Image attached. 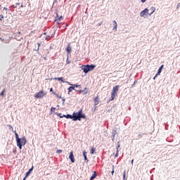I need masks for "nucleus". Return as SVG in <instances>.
Wrapping results in <instances>:
<instances>
[{"mask_svg":"<svg viewBox=\"0 0 180 180\" xmlns=\"http://www.w3.org/2000/svg\"><path fill=\"white\" fill-rule=\"evenodd\" d=\"M15 136V140L17 141V146L19 147L20 150H22V146H25L27 141L26 140V137L19 138V134L16 131H14Z\"/></svg>","mask_w":180,"mask_h":180,"instance_id":"1","label":"nucleus"},{"mask_svg":"<svg viewBox=\"0 0 180 180\" xmlns=\"http://www.w3.org/2000/svg\"><path fill=\"white\" fill-rule=\"evenodd\" d=\"M81 119H86V117L85 115L82 113V110H80L78 111V112H74L73 113V120H81Z\"/></svg>","mask_w":180,"mask_h":180,"instance_id":"2","label":"nucleus"},{"mask_svg":"<svg viewBox=\"0 0 180 180\" xmlns=\"http://www.w3.org/2000/svg\"><path fill=\"white\" fill-rule=\"evenodd\" d=\"M119 85H116L112 88V92H111V98L110 101H114L115 98L117 96V91H119Z\"/></svg>","mask_w":180,"mask_h":180,"instance_id":"3","label":"nucleus"},{"mask_svg":"<svg viewBox=\"0 0 180 180\" xmlns=\"http://www.w3.org/2000/svg\"><path fill=\"white\" fill-rule=\"evenodd\" d=\"M119 85H116L112 88V92H111V98L110 101H114L115 98L117 96V91H119Z\"/></svg>","mask_w":180,"mask_h":180,"instance_id":"4","label":"nucleus"},{"mask_svg":"<svg viewBox=\"0 0 180 180\" xmlns=\"http://www.w3.org/2000/svg\"><path fill=\"white\" fill-rule=\"evenodd\" d=\"M44 96H46V93L43 92V91H39L34 95V98H37V99H39V98H44Z\"/></svg>","mask_w":180,"mask_h":180,"instance_id":"5","label":"nucleus"},{"mask_svg":"<svg viewBox=\"0 0 180 180\" xmlns=\"http://www.w3.org/2000/svg\"><path fill=\"white\" fill-rule=\"evenodd\" d=\"M148 15H150V13L148 12V8H145L140 13V16H141L142 18H144V16H148Z\"/></svg>","mask_w":180,"mask_h":180,"instance_id":"6","label":"nucleus"},{"mask_svg":"<svg viewBox=\"0 0 180 180\" xmlns=\"http://www.w3.org/2000/svg\"><path fill=\"white\" fill-rule=\"evenodd\" d=\"M69 160H70L71 162L74 163L75 162V159L74 157V152L71 151L69 155Z\"/></svg>","mask_w":180,"mask_h":180,"instance_id":"7","label":"nucleus"},{"mask_svg":"<svg viewBox=\"0 0 180 180\" xmlns=\"http://www.w3.org/2000/svg\"><path fill=\"white\" fill-rule=\"evenodd\" d=\"M82 70L84 71V72H85V74L89 72V68H88V65L82 66Z\"/></svg>","mask_w":180,"mask_h":180,"instance_id":"8","label":"nucleus"},{"mask_svg":"<svg viewBox=\"0 0 180 180\" xmlns=\"http://www.w3.org/2000/svg\"><path fill=\"white\" fill-rule=\"evenodd\" d=\"M31 171H33V167L31 169H30L29 171L25 174V176L24 177L23 180H25L26 178H27V176L30 175Z\"/></svg>","mask_w":180,"mask_h":180,"instance_id":"9","label":"nucleus"},{"mask_svg":"<svg viewBox=\"0 0 180 180\" xmlns=\"http://www.w3.org/2000/svg\"><path fill=\"white\" fill-rule=\"evenodd\" d=\"M119 148H120V144L118 143V146L117 147V153L115 155V158H117V157H119Z\"/></svg>","mask_w":180,"mask_h":180,"instance_id":"10","label":"nucleus"},{"mask_svg":"<svg viewBox=\"0 0 180 180\" xmlns=\"http://www.w3.org/2000/svg\"><path fill=\"white\" fill-rule=\"evenodd\" d=\"M99 103V97L98 96H96L95 98H94V104L96 105H98Z\"/></svg>","mask_w":180,"mask_h":180,"instance_id":"11","label":"nucleus"},{"mask_svg":"<svg viewBox=\"0 0 180 180\" xmlns=\"http://www.w3.org/2000/svg\"><path fill=\"white\" fill-rule=\"evenodd\" d=\"M113 25H114L113 30H117V22H116V20L113 21Z\"/></svg>","mask_w":180,"mask_h":180,"instance_id":"12","label":"nucleus"},{"mask_svg":"<svg viewBox=\"0 0 180 180\" xmlns=\"http://www.w3.org/2000/svg\"><path fill=\"white\" fill-rule=\"evenodd\" d=\"M87 67L89 68V71H92V70H94V68H95V65H87Z\"/></svg>","mask_w":180,"mask_h":180,"instance_id":"13","label":"nucleus"},{"mask_svg":"<svg viewBox=\"0 0 180 180\" xmlns=\"http://www.w3.org/2000/svg\"><path fill=\"white\" fill-rule=\"evenodd\" d=\"M150 11H151V12L149 13V16H151V15H153V13H154V12H155V7L150 8Z\"/></svg>","mask_w":180,"mask_h":180,"instance_id":"14","label":"nucleus"},{"mask_svg":"<svg viewBox=\"0 0 180 180\" xmlns=\"http://www.w3.org/2000/svg\"><path fill=\"white\" fill-rule=\"evenodd\" d=\"M54 79H56L58 81H60L61 82H64V78L63 77H55Z\"/></svg>","mask_w":180,"mask_h":180,"instance_id":"15","label":"nucleus"},{"mask_svg":"<svg viewBox=\"0 0 180 180\" xmlns=\"http://www.w3.org/2000/svg\"><path fill=\"white\" fill-rule=\"evenodd\" d=\"M83 155L84 157V161H86V162H88V158H86V151H84L83 152Z\"/></svg>","mask_w":180,"mask_h":180,"instance_id":"16","label":"nucleus"},{"mask_svg":"<svg viewBox=\"0 0 180 180\" xmlns=\"http://www.w3.org/2000/svg\"><path fill=\"white\" fill-rule=\"evenodd\" d=\"M95 178H96V171L94 172V174L91 176L90 179L91 180L95 179Z\"/></svg>","mask_w":180,"mask_h":180,"instance_id":"17","label":"nucleus"},{"mask_svg":"<svg viewBox=\"0 0 180 180\" xmlns=\"http://www.w3.org/2000/svg\"><path fill=\"white\" fill-rule=\"evenodd\" d=\"M96 149L95 148H92L90 150V154H94Z\"/></svg>","mask_w":180,"mask_h":180,"instance_id":"18","label":"nucleus"},{"mask_svg":"<svg viewBox=\"0 0 180 180\" xmlns=\"http://www.w3.org/2000/svg\"><path fill=\"white\" fill-rule=\"evenodd\" d=\"M66 51H67V52H68V53H71L72 49H71V48L70 47V46H67Z\"/></svg>","mask_w":180,"mask_h":180,"instance_id":"19","label":"nucleus"},{"mask_svg":"<svg viewBox=\"0 0 180 180\" xmlns=\"http://www.w3.org/2000/svg\"><path fill=\"white\" fill-rule=\"evenodd\" d=\"M74 89H75V86H70V87L68 88L69 92L72 91Z\"/></svg>","mask_w":180,"mask_h":180,"instance_id":"20","label":"nucleus"},{"mask_svg":"<svg viewBox=\"0 0 180 180\" xmlns=\"http://www.w3.org/2000/svg\"><path fill=\"white\" fill-rule=\"evenodd\" d=\"M53 95H55L56 96V98H58L59 99H61V96H59L56 92H53Z\"/></svg>","mask_w":180,"mask_h":180,"instance_id":"21","label":"nucleus"},{"mask_svg":"<svg viewBox=\"0 0 180 180\" xmlns=\"http://www.w3.org/2000/svg\"><path fill=\"white\" fill-rule=\"evenodd\" d=\"M123 180H127V179L126 178V170H124L123 173Z\"/></svg>","mask_w":180,"mask_h":180,"instance_id":"22","label":"nucleus"},{"mask_svg":"<svg viewBox=\"0 0 180 180\" xmlns=\"http://www.w3.org/2000/svg\"><path fill=\"white\" fill-rule=\"evenodd\" d=\"M162 70V69H159L158 71V73L155 75V77H157L158 75H160V74H161Z\"/></svg>","mask_w":180,"mask_h":180,"instance_id":"23","label":"nucleus"},{"mask_svg":"<svg viewBox=\"0 0 180 180\" xmlns=\"http://www.w3.org/2000/svg\"><path fill=\"white\" fill-rule=\"evenodd\" d=\"M51 38H53V36L48 35L45 39L46 40H50Z\"/></svg>","mask_w":180,"mask_h":180,"instance_id":"24","label":"nucleus"},{"mask_svg":"<svg viewBox=\"0 0 180 180\" xmlns=\"http://www.w3.org/2000/svg\"><path fill=\"white\" fill-rule=\"evenodd\" d=\"M112 141L115 140V136H116V131H115L114 132H112Z\"/></svg>","mask_w":180,"mask_h":180,"instance_id":"25","label":"nucleus"},{"mask_svg":"<svg viewBox=\"0 0 180 180\" xmlns=\"http://www.w3.org/2000/svg\"><path fill=\"white\" fill-rule=\"evenodd\" d=\"M5 91H6V89H4L3 91L1 92L0 95H1V96H4V95H5Z\"/></svg>","mask_w":180,"mask_h":180,"instance_id":"26","label":"nucleus"},{"mask_svg":"<svg viewBox=\"0 0 180 180\" xmlns=\"http://www.w3.org/2000/svg\"><path fill=\"white\" fill-rule=\"evenodd\" d=\"M112 175L115 174V165H112V171L111 172Z\"/></svg>","mask_w":180,"mask_h":180,"instance_id":"27","label":"nucleus"},{"mask_svg":"<svg viewBox=\"0 0 180 180\" xmlns=\"http://www.w3.org/2000/svg\"><path fill=\"white\" fill-rule=\"evenodd\" d=\"M68 117H70V119H74V114L72 115H68Z\"/></svg>","mask_w":180,"mask_h":180,"instance_id":"28","label":"nucleus"},{"mask_svg":"<svg viewBox=\"0 0 180 180\" xmlns=\"http://www.w3.org/2000/svg\"><path fill=\"white\" fill-rule=\"evenodd\" d=\"M55 110H56V108L51 107V112H55Z\"/></svg>","mask_w":180,"mask_h":180,"instance_id":"29","label":"nucleus"},{"mask_svg":"<svg viewBox=\"0 0 180 180\" xmlns=\"http://www.w3.org/2000/svg\"><path fill=\"white\" fill-rule=\"evenodd\" d=\"M61 153H63V150H57L58 154H61Z\"/></svg>","mask_w":180,"mask_h":180,"instance_id":"30","label":"nucleus"},{"mask_svg":"<svg viewBox=\"0 0 180 180\" xmlns=\"http://www.w3.org/2000/svg\"><path fill=\"white\" fill-rule=\"evenodd\" d=\"M4 19V15L1 14L0 15V20H2Z\"/></svg>","mask_w":180,"mask_h":180,"instance_id":"31","label":"nucleus"},{"mask_svg":"<svg viewBox=\"0 0 180 180\" xmlns=\"http://www.w3.org/2000/svg\"><path fill=\"white\" fill-rule=\"evenodd\" d=\"M164 68V65H162L160 67V70H162Z\"/></svg>","mask_w":180,"mask_h":180,"instance_id":"32","label":"nucleus"},{"mask_svg":"<svg viewBox=\"0 0 180 180\" xmlns=\"http://www.w3.org/2000/svg\"><path fill=\"white\" fill-rule=\"evenodd\" d=\"M73 86H75V88H78V86H79V85H78V84H74Z\"/></svg>","mask_w":180,"mask_h":180,"instance_id":"33","label":"nucleus"},{"mask_svg":"<svg viewBox=\"0 0 180 180\" xmlns=\"http://www.w3.org/2000/svg\"><path fill=\"white\" fill-rule=\"evenodd\" d=\"M9 127L12 129V131H13V127H12V125H10Z\"/></svg>","mask_w":180,"mask_h":180,"instance_id":"34","label":"nucleus"},{"mask_svg":"<svg viewBox=\"0 0 180 180\" xmlns=\"http://www.w3.org/2000/svg\"><path fill=\"white\" fill-rule=\"evenodd\" d=\"M37 46H38V50H39V48L40 47V43H37Z\"/></svg>","mask_w":180,"mask_h":180,"instance_id":"35","label":"nucleus"},{"mask_svg":"<svg viewBox=\"0 0 180 180\" xmlns=\"http://www.w3.org/2000/svg\"><path fill=\"white\" fill-rule=\"evenodd\" d=\"M50 92H52V94H53V92H54V91H53V88L50 89Z\"/></svg>","mask_w":180,"mask_h":180,"instance_id":"36","label":"nucleus"},{"mask_svg":"<svg viewBox=\"0 0 180 180\" xmlns=\"http://www.w3.org/2000/svg\"><path fill=\"white\" fill-rule=\"evenodd\" d=\"M131 165H133V162H134V160H132L131 161Z\"/></svg>","mask_w":180,"mask_h":180,"instance_id":"37","label":"nucleus"},{"mask_svg":"<svg viewBox=\"0 0 180 180\" xmlns=\"http://www.w3.org/2000/svg\"><path fill=\"white\" fill-rule=\"evenodd\" d=\"M102 23H103L102 22L98 23V26H101V25H102Z\"/></svg>","mask_w":180,"mask_h":180,"instance_id":"38","label":"nucleus"},{"mask_svg":"<svg viewBox=\"0 0 180 180\" xmlns=\"http://www.w3.org/2000/svg\"><path fill=\"white\" fill-rule=\"evenodd\" d=\"M63 17H60V18H59L58 19H59V20H61V18H62Z\"/></svg>","mask_w":180,"mask_h":180,"instance_id":"39","label":"nucleus"},{"mask_svg":"<svg viewBox=\"0 0 180 180\" xmlns=\"http://www.w3.org/2000/svg\"><path fill=\"white\" fill-rule=\"evenodd\" d=\"M155 78H157V77L155 76V77H153V79H155Z\"/></svg>","mask_w":180,"mask_h":180,"instance_id":"40","label":"nucleus"},{"mask_svg":"<svg viewBox=\"0 0 180 180\" xmlns=\"http://www.w3.org/2000/svg\"><path fill=\"white\" fill-rule=\"evenodd\" d=\"M143 3L146 2V1H142Z\"/></svg>","mask_w":180,"mask_h":180,"instance_id":"41","label":"nucleus"},{"mask_svg":"<svg viewBox=\"0 0 180 180\" xmlns=\"http://www.w3.org/2000/svg\"><path fill=\"white\" fill-rule=\"evenodd\" d=\"M21 8H23V5H21Z\"/></svg>","mask_w":180,"mask_h":180,"instance_id":"42","label":"nucleus"},{"mask_svg":"<svg viewBox=\"0 0 180 180\" xmlns=\"http://www.w3.org/2000/svg\"><path fill=\"white\" fill-rule=\"evenodd\" d=\"M141 1H146V0H141Z\"/></svg>","mask_w":180,"mask_h":180,"instance_id":"43","label":"nucleus"}]
</instances>
